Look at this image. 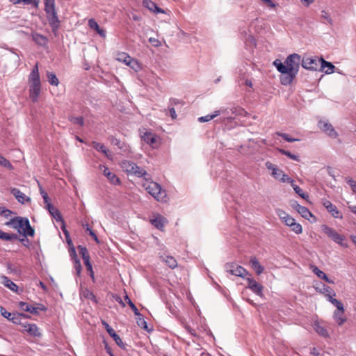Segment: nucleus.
Segmentation results:
<instances>
[{
	"instance_id": "nucleus-1",
	"label": "nucleus",
	"mask_w": 356,
	"mask_h": 356,
	"mask_svg": "<svg viewBox=\"0 0 356 356\" xmlns=\"http://www.w3.org/2000/svg\"><path fill=\"white\" fill-rule=\"evenodd\" d=\"M5 225L16 229L19 234L25 237H33L35 235V230L31 226L27 218L21 216L14 217L6 222Z\"/></svg>"
},
{
	"instance_id": "nucleus-2",
	"label": "nucleus",
	"mask_w": 356,
	"mask_h": 356,
	"mask_svg": "<svg viewBox=\"0 0 356 356\" xmlns=\"http://www.w3.org/2000/svg\"><path fill=\"white\" fill-rule=\"evenodd\" d=\"M300 62L302 63L301 56L298 54H293L286 58L285 64L282 63L280 60L276 59L273 62V65L280 72L289 71L298 74Z\"/></svg>"
},
{
	"instance_id": "nucleus-3",
	"label": "nucleus",
	"mask_w": 356,
	"mask_h": 356,
	"mask_svg": "<svg viewBox=\"0 0 356 356\" xmlns=\"http://www.w3.org/2000/svg\"><path fill=\"white\" fill-rule=\"evenodd\" d=\"M28 84L29 87V97L32 102H37L41 92V82L38 64H35L29 75Z\"/></svg>"
},
{
	"instance_id": "nucleus-4",
	"label": "nucleus",
	"mask_w": 356,
	"mask_h": 356,
	"mask_svg": "<svg viewBox=\"0 0 356 356\" xmlns=\"http://www.w3.org/2000/svg\"><path fill=\"white\" fill-rule=\"evenodd\" d=\"M143 186L156 200L161 202L165 201L166 193L164 190H162L161 186L156 182L145 180L143 184Z\"/></svg>"
},
{
	"instance_id": "nucleus-5",
	"label": "nucleus",
	"mask_w": 356,
	"mask_h": 356,
	"mask_svg": "<svg viewBox=\"0 0 356 356\" xmlns=\"http://www.w3.org/2000/svg\"><path fill=\"white\" fill-rule=\"evenodd\" d=\"M44 10L47 14L48 18L51 22H58V19L55 10L54 0H44Z\"/></svg>"
},
{
	"instance_id": "nucleus-6",
	"label": "nucleus",
	"mask_w": 356,
	"mask_h": 356,
	"mask_svg": "<svg viewBox=\"0 0 356 356\" xmlns=\"http://www.w3.org/2000/svg\"><path fill=\"white\" fill-rule=\"evenodd\" d=\"M302 67L309 70H317L321 66V60L318 57H304L302 60Z\"/></svg>"
},
{
	"instance_id": "nucleus-7",
	"label": "nucleus",
	"mask_w": 356,
	"mask_h": 356,
	"mask_svg": "<svg viewBox=\"0 0 356 356\" xmlns=\"http://www.w3.org/2000/svg\"><path fill=\"white\" fill-rule=\"evenodd\" d=\"M321 203L332 217L334 218L340 219L343 218L341 213L330 201L327 200V199H322Z\"/></svg>"
},
{
	"instance_id": "nucleus-8",
	"label": "nucleus",
	"mask_w": 356,
	"mask_h": 356,
	"mask_svg": "<svg viewBox=\"0 0 356 356\" xmlns=\"http://www.w3.org/2000/svg\"><path fill=\"white\" fill-rule=\"evenodd\" d=\"M227 270L232 275L245 278L249 275V273L242 266H234L233 264H229L227 267Z\"/></svg>"
},
{
	"instance_id": "nucleus-9",
	"label": "nucleus",
	"mask_w": 356,
	"mask_h": 356,
	"mask_svg": "<svg viewBox=\"0 0 356 356\" xmlns=\"http://www.w3.org/2000/svg\"><path fill=\"white\" fill-rule=\"evenodd\" d=\"M99 169L102 170L104 175L108 179L111 184L113 185L120 184V180L118 177L115 173L111 172L107 167L100 165Z\"/></svg>"
},
{
	"instance_id": "nucleus-10",
	"label": "nucleus",
	"mask_w": 356,
	"mask_h": 356,
	"mask_svg": "<svg viewBox=\"0 0 356 356\" xmlns=\"http://www.w3.org/2000/svg\"><path fill=\"white\" fill-rule=\"evenodd\" d=\"M248 288L257 296H263V286L251 277L247 278Z\"/></svg>"
},
{
	"instance_id": "nucleus-11",
	"label": "nucleus",
	"mask_w": 356,
	"mask_h": 356,
	"mask_svg": "<svg viewBox=\"0 0 356 356\" xmlns=\"http://www.w3.org/2000/svg\"><path fill=\"white\" fill-rule=\"evenodd\" d=\"M318 125L320 129L330 137L332 138H337L338 134L334 130L333 126L331 124L326 122L320 121Z\"/></svg>"
},
{
	"instance_id": "nucleus-12",
	"label": "nucleus",
	"mask_w": 356,
	"mask_h": 356,
	"mask_svg": "<svg viewBox=\"0 0 356 356\" xmlns=\"http://www.w3.org/2000/svg\"><path fill=\"white\" fill-rule=\"evenodd\" d=\"M10 193L16 198V200L21 204H24L31 202V198L26 196L24 193L20 191L18 188H12Z\"/></svg>"
},
{
	"instance_id": "nucleus-13",
	"label": "nucleus",
	"mask_w": 356,
	"mask_h": 356,
	"mask_svg": "<svg viewBox=\"0 0 356 356\" xmlns=\"http://www.w3.org/2000/svg\"><path fill=\"white\" fill-rule=\"evenodd\" d=\"M22 326L24 328L23 331L27 332L31 336L34 337L41 336L39 328L35 324L24 323L22 324Z\"/></svg>"
},
{
	"instance_id": "nucleus-14",
	"label": "nucleus",
	"mask_w": 356,
	"mask_h": 356,
	"mask_svg": "<svg viewBox=\"0 0 356 356\" xmlns=\"http://www.w3.org/2000/svg\"><path fill=\"white\" fill-rule=\"evenodd\" d=\"M344 312L345 309H342V310L336 309L333 312V318L339 326H341L347 321L346 317L344 316Z\"/></svg>"
},
{
	"instance_id": "nucleus-15",
	"label": "nucleus",
	"mask_w": 356,
	"mask_h": 356,
	"mask_svg": "<svg viewBox=\"0 0 356 356\" xmlns=\"http://www.w3.org/2000/svg\"><path fill=\"white\" fill-rule=\"evenodd\" d=\"M293 207L301 215V216L307 220H309L311 217H314L312 212L305 207L301 206L298 203L293 205Z\"/></svg>"
},
{
	"instance_id": "nucleus-16",
	"label": "nucleus",
	"mask_w": 356,
	"mask_h": 356,
	"mask_svg": "<svg viewBox=\"0 0 356 356\" xmlns=\"http://www.w3.org/2000/svg\"><path fill=\"white\" fill-rule=\"evenodd\" d=\"M143 5L149 11L154 13H165V11L157 6V5L151 0H143Z\"/></svg>"
},
{
	"instance_id": "nucleus-17",
	"label": "nucleus",
	"mask_w": 356,
	"mask_h": 356,
	"mask_svg": "<svg viewBox=\"0 0 356 356\" xmlns=\"http://www.w3.org/2000/svg\"><path fill=\"white\" fill-rule=\"evenodd\" d=\"M150 222L155 227L161 230L168 221L163 216L156 214L150 220Z\"/></svg>"
},
{
	"instance_id": "nucleus-18",
	"label": "nucleus",
	"mask_w": 356,
	"mask_h": 356,
	"mask_svg": "<svg viewBox=\"0 0 356 356\" xmlns=\"http://www.w3.org/2000/svg\"><path fill=\"white\" fill-rule=\"evenodd\" d=\"M313 328L320 336L327 338L329 337V333L325 326L322 325L318 321H314L313 323Z\"/></svg>"
},
{
	"instance_id": "nucleus-19",
	"label": "nucleus",
	"mask_w": 356,
	"mask_h": 356,
	"mask_svg": "<svg viewBox=\"0 0 356 356\" xmlns=\"http://www.w3.org/2000/svg\"><path fill=\"white\" fill-rule=\"evenodd\" d=\"M266 167L268 170L271 171V176L277 180L284 172L281 169L278 168L275 165L270 161H267L266 163Z\"/></svg>"
},
{
	"instance_id": "nucleus-20",
	"label": "nucleus",
	"mask_w": 356,
	"mask_h": 356,
	"mask_svg": "<svg viewBox=\"0 0 356 356\" xmlns=\"http://www.w3.org/2000/svg\"><path fill=\"white\" fill-rule=\"evenodd\" d=\"M280 81L282 85L287 86L291 83L297 74L292 72L286 71V72H280Z\"/></svg>"
},
{
	"instance_id": "nucleus-21",
	"label": "nucleus",
	"mask_w": 356,
	"mask_h": 356,
	"mask_svg": "<svg viewBox=\"0 0 356 356\" xmlns=\"http://www.w3.org/2000/svg\"><path fill=\"white\" fill-rule=\"evenodd\" d=\"M1 283L8 289L11 290L12 291L18 293V286L15 284L13 281H11L8 277L5 275H2L1 277Z\"/></svg>"
},
{
	"instance_id": "nucleus-22",
	"label": "nucleus",
	"mask_w": 356,
	"mask_h": 356,
	"mask_svg": "<svg viewBox=\"0 0 356 356\" xmlns=\"http://www.w3.org/2000/svg\"><path fill=\"white\" fill-rule=\"evenodd\" d=\"M103 324L105 325V328L110 336L114 339L115 343L119 346H122L123 345V342L120 337L115 333V330L109 326L108 323L104 322Z\"/></svg>"
},
{
	"instance_id": "nucleus-23",
	"label": "nucleus",
	"mask_w": 356,
	"mask_h": 356,
	"mask_svg": "<svg viewBox=\"0 0 356 356\" xmlns=\"http://www.w3.org/2000/svg\"><path fill=\"white\" fill-rule=\"evenodd\" d=\"M321 60V70L323 71L325 74H330L334 72L335 68L331 63L325 61L323 58H320Z\"/></svg>"
},
{
	"instance_id": "nucleus-24",
	"label": "nucleus",
	"mask_w": 356,
	"mask_h": 356,
	"mask_svg": "<svg viewBox=\"0 0 356 356\" xmlns=\"http://www.w3.org/2000/svg\"><path fill=\"white\" fill-rule=\"evenodd\" d=\"M142 139L148 145H151L152 147H155V144L156 143V136L152 132H145L143 136Z\"/></svg>"
},
{
	"instance_id": "nucleus-25",
	"label": "nucleus",
	"mask_w": 356,
	"mask_h": 356,
	"mask_svg": "<svg viewBox=\"0 0 356 356\" xmlns=\"http://www.w3.org/2000/svg\"><path fill=\"white\" fill-rule=\"evenodd\" d=\"M45 208L49 211L50 214L56 219V221H62L63 223V220L59 211L51 203H48L47 205L45 206Z\"/></svg>"
},
{
	"instance_id": "nucleus-26",
	"label": "nucleus",
	"mask_w": 356,
	"mask_h": 356,
	"mask_svg": "<svg viewBox=\"0 0 356 356\" xmlns=\"http://www.w3.org/2000/svg\"><path fill=\"white\" fill-rule=\"evenodd\" d=\"M311 268L312 270V272L318 276L319 278L325 280L326 282L330 284H334L333 280H330L327 275L323 272L321 270H320L318 267L315 266H312Z\"/></svg>"
},
{
	"instance_id": "nucleus-27",
	"label": "nucleus",
	"mask_w": 356,
	"mask_h": 356,
	"mask_svg": "<svg viewBox=\"0 0 356 356\" xmlns=\"http://www.w3.org/2000/svg\"><path fill=\"white\" fill-rule=\"evenodd\" d=\"M316 290L318 292L324 294L327 297V299L331 296H336L334 291L329 286L325 284H322L321 287H316Z\"/></svg>"
},
{
	"instance_id": "nucleus-28",
	"label": "nucleus",
	"mask_w": 356,
	"mask_h": 356,
	"mask_svg": "<svg viewBox=\"0 0 356 356\" xmlns=\"http://www.w3.org/2000/svg\"><path fill=\"white\" fill-rule=\"evenodd\" d=\"M250 265L255 273L259 275L264 272V267L260 264L256 257H252L250 259Z\"/></svg>"
},
{
	"instance_id": "nucleus-29",
	"label": "nucleus",
	"mask_w": 356,
	"mask_h": 356,
	"mask_svg": "<svg viewBox=\"0 0 356 356\" xmlns=\"http://www.w3.org/2000/svg\"><path fill=\"white\" fill-rule=\"evenodd\" d=\"M33 40L37 43L38 45L44 47L47 44L48 39L43 35H41L38 33H33L32 35Z\"/></svg>"
},
{
	"instance_id": "nucleus-30",
	"label": "nucleus",
	"mask_w": 356,
	"mask_h": 356,
	"mask_svg": "<svg viewBox=\"0 0 356 356\" xmlns=\"http://www.w3.org/2000/svg\"><path fill=\"white\" fill-rule=\"evenodd\" d=\"M19 306L20 309L24 312H30L33 314H36L38 313V308L33 307L32 305H29L24 302H19Z\"/></svg>"
},
{
	"instance_id": "nucleus-31",
	"label": "nucleus",
	"mask_w": 356,
	"mask_h": 356,
	"mask_svg": "<svg viewBox=\"0 0 356 356\" xmlns=\"http://www.w3.org/2000/svg\"><path fill=\"white\" fill-rule=\"evenodd\" d=\"M331 239L343 248L348 247V243L345 242V236L339 234L337 232H336L334 236H332Z\"/></svg>"
},
{
	"instance_id": "nucleus-32",
	"label": "nucleus",
	"mask_w": 356,
	"mask_h": 356,
	"mask_svg": "<svg viewBox=\"0 0 356 356\" xmlns=\"http://www.w3.org/2000/svg\"><path fill=\"white\" fill-rule=\"evenodd\" d=\"M131 57L125 52H117L115 54V59L119 62H122L127 65L128 63L131 60Z\"/></svg>"
},
{
	"instance_id": "nucleus-33",
	"label": "nucleus",
	"mask_w": 356,
	"mask_h": 356,
	"mask_svg": "<svg viewBox=\"0 0 356 356\" xmlns=\"http://www.w3.org/2000/svg\"><path fill=\"white\" fill-rule=\"evenodd\" d=\"M92 145L96 150L102 152L107 158L111 159V155L108 154V150L104 144L92 142Z\"/></svg>"
},
{
	"instance_id": "nucleus-34",
	"label": "nucleus",
	"mask_w": 356,
	"mask_h": 356,
	"mask_svg": "<svg viewBox=\"0 0 356 356\" xmlns=\"http://www.w3.org/2000/svg\"><path fill=\"white\" fill-rule=\"evenodd\" d=\"M224 111L225 110L215 111L214 113L211 115H207L202 116V117L199 118L198 121L200 122H207L213 120L214 118L218 116L221 113H223Z\"/></svg>"
},
{
	"instance_id": "nucleus-35",
	"label": "nucleus",
	"mask_w": 356,
	"mask_h": 356,
	"mask_svg": "<svg viewBox=\"0 0 356 356\" xmlns=\"http://www.w3.org/2000/svg\"><path fill=\"white\" fill-rule=\"evenodd\" d=\"M321 18L323 19V23L328 25H333L334 21L330 16V13L326 10H322L321 11Z\"/></svg>"
},
{
	"instance_id": "nucleus-36",
	"label": "nucleus",
	"mask_w": 356,
	"mask_h": 356,
	"mask_svg": "<svg viewBox=\"0 0 356 356\" xmlns=\"http://www.w3.org/2000/svg\"><path fill=\"white\" fill-rule=\"evenodd\" d=\"M162 260L171 268H175L177 266V260L172 256L161 257Z\"/></svg>"
},
{
	"instance_id": "nucleus-37",
	"label": "nucleus",
	"mask_w": 356,
	"mask_h": 356,
	"mask_svg": "<svg viewBox=\"0 0 356 356\" xmlns=\"http://www.w3.org/2000/svg\"><path fill=\"white\" fill-rule=\"evenodd\" d=\"M134 163L129 161H122L120 166L123 170L127 174H131L133 172V166Z\"/></svg>"
},
{
	"instance_id": "nucleus-38",
	"label": "nucleus",
	"mask_w": 356,
	"mask_h": 356,
	"mask_svg": "<svg viewBox=\"0 0 356 356\" xmlns=\"http://www.w3.org/2000/svg\"><path fill=\"white\" fill-rule=\"evenodd\" d=\"M131 175H136L138 177H142L147 175V172L145 170L139 167L134 163L133 166V172H131Z\"/></svg>"
},
{
	"instance_id": "nucleus-39",
	"label": "nucleus",
	"mask_w": 356,
	"mask_h": 356,
	"mask_svg": "<svg viewBox=\"0 0 356 356\" xmlns=\"http://www.w3.org/2000/svg\"><path fill=\"white\" fill-rule=\"evenodd\" d=\"M127 66L130 67L135 72H138L141 70L140 64L136 59L133 58H131V60L128 63Z\"/></svg>"
},
{
	"instance_id": "nucleus-40",
	"label": "nucleus",
	"mask_w": 356,
	"mask_h": 356,
	"mask_svg": "<svg viewBox=\"0 0 356 356\" xmlns=\"http://www.w3.org/2000/svg\"><path fill=\"white\" fill-rule=\"evenodd\" d=\"M47 76L48 79V81L51 85L56 86L58 85L59 81L54 73L47 72Z\"/></svg>"
},
{
	"instance_id": "nucleus-41",
	"label": "nucleus",
	"mask_w": 356,
	"mask_h": 356,
	"mask_svg": "<svg viewBox=\"0 0 356 356\" xmlns=\"http://www.w3.org/2000/svg\"><path fill=\"white\" fill-rule=\"evenodd\" d=\"M0 312L1 314V315L5 317L6 318L10 320V321H12L13 323H16L17 321H15V318L13 317V316L15 314H13L8 312H7L6 310V309L4 307H3L2 306H0Z\"/></svg>"
},
{
	"instance_id": "nucleus-42",
	"label": "nucleus",
	"mask_w": 356,
	"mask_h": 356,
	"mask_svg": "<svg viewBox=\"0 0 356 356\" xmlns=\"http://www.w3.org/2000/svg\"><path fill=\"white\" fill-rule=\"evenodd\" d=\"M321 229L330 238H332V237L334 236V234L337 232L334 229L330 227L329 226H327L326 225H322Z\"/></svg>"
},
{
	"instance_id": "nucleus-43",
	"label": "nucleus",
	"mask_w": 356,
	"mask_h": 356,
	"mask_svg": "<svg viewBox=\"0 0 356 356\" xmlns=\"http://www.w3.org/2000/svg\"><path fill=\"white\" fill-rule=\"evenodd\" d=\"M137 316V318H136V323H137V325L140 327L141 328L145 330H147V322L145 321V320L144 319V318L142 316V315L140 314H139V315H136Z\"/></svg>"
},
{
	"instance_id": "nucleus-44",
	"label": "nucleus",
	"mask_w": 356,
	"mask_h": 356,
	"mask_svg": "<svg viewBox=\"0 0 356 356\" xmlns=\"http://www.w3.org/2000/svg\"><path fill=\"white\" fill-rule=\"evenodd\" d=\"M81 295L84 298H88V299H90L93 302H97V300H96L95 296L89 289H85L84 290H83L82 292H81Z\"/></svg>"
},
{
	"instance_id": "nucleus-45",
	"label": "nucleus",
	"mask_w": 356,
	"mask_h": 356,
	"mask_svg": "<svg viewBox=\"0 0 356 356\" xmlns=\"http://www.w3.org/2000/svg\"><path fill=\"white\" fill-rule=\"evenodd\" d=\"M291 230L297 234H300L302 232V227L300 223L296 222V220L289 226Z\"/></svg>"
},
{
	"instance_id": "nucleus-46",
	"label": "nucleus",
	"mask_w": 356,
	"mask_h": 356,
	"mask_svg": "<svg viewBox=\"0 0 356 356\" xmlns=\"http://www.w3.org/2000/svg\"><path fill=\"white\" fill-rule=\"evenodd\" d=\"M334 296H331L329 298H327V300L333 305H334L337 307V309L342 310V309H344L343 304L337 299L334 298Z\"/></svg>"
},
{
	"instance_id": "nucleus-47",
	"label": "nucleus",
	"mask_w": 356,
	"mask_h": 356,
	"mask_svg": "<svg viewBox=\"0 0 356 356\" xmlns=\"http://www.w3.org/2000/svg\"><path fill=\"white\" fill-rule=\"evenodd\" d=\"M23 3L25 5H32L35 8H37L38 6L39 0H16L14 3L17 4Z\"/></svg>"
},
{
	"instance_id": "nucleus-48",
	"label": "nucleus",
	"mask_w": 356,
	"mask_h": 356,
	"mask_svg": "<svg viewBox=\"0 0 356 356\" xmlns=\"http://www.w3.org/2000/svg\"><path fill=\"white\" fill-rule=\"evenodd\" d=\"M291 186L295 191V192L300 195L301 197H302L305 200H307L309 197V195L307 193H305L296 184H294L293 183L291 184Z\"/></svg>"
},
{
	"instance_id": "nucleus-49",
	"label": "nucleus",
	"mask_w": 356,
	"mask_h": 356,
	"mask_svg": "<svg viewBox=\"0 0 356 356\" xmlns=\"http://www.w3.org/2000/svg\"><path fill=\"white\" fill-rule=\"evenodd\" d=\"M0 165L10 170L13 169V166L10 163V162L6 159L4 156L0 155Z\"/></svg>"
},
{
	"instance_id": "nucleus-50",
	"label": "nucleus",
	"mask_w": 356,
	"mask_h": 356,
	"mask_svg": "<svg viewBox=\"0 0 356 356\" xmlns=\"http://www.w3.org/2000/svg\"><path fill=\"white\" fill-rule=\"evenodd\" d=\"M74 267L75 268L76 274L77 275H80V273L81 272L82 267H81V264L80 261L76 257L75 252H74Z\"/></svg>"
},
{
	"instance_id": "nucleus-51",
	"label": "nucleus",
	"mask_w": 356,
	"mask_h": 356,
	"mask_svg": "<svg viewBox=\"0 0 356 356\" xmlns=\"http://www.w3.org/2000/svg\"><path fill=\"white\" fill-rule=\"evenodd\" d=\"M69 120L72 123L79 124L81 127L84 125V120L83 117L71 116L69 118Z\"/></svg>"
},
{
	"instance_id": "nucleus-52",
	"label": "nucleus",
	"mask_w": 356,
	"mask_h": 356,
	"mask_svg": "<svg viewBox=\"0 0 356 356\" xmlns=\"http://www.w3.org/2000/svg\"><path fill=\"white\" fill-rule=\"evenodd\" d=\"M17 236L15 234H8L3 232V234H1V236L0 237L1 239L5 240V241H12L14 239H17Z\"/></svg>"
},
{
	"instance_id": "nucleus-53",
	"label": "nucleus",
	"mask_w": 356,
	"mask_h": 356,
	"mask_svg": "<svg viewBox=\"0 0 356 356\" xmlns=\"http://www.w3.org/2000/svg\"><path fill=\"white\" fill-rule=\"evenodd\" d=\"M279 152L284 155H286L291 159L295 160V161H299V156L295 154H291L290 152L286 151L282 149H279Z\"/></svg>"
},
{
	"instance_id": "nucleus-54",
	"label": "nucleus",
	"mask_w": 356,
	"mask_h": 356,
	"mask_svg": "<svg viewBox=\"0 0 356 356\" xmlns=\"http://www.w3.org/2000/svg\"><path fill=\"white\" fill-rule=\"evenodd\" d=\"M275 213L282 221H283L289 216L286 212L280 209H277L275 210Z\"/></svg>"
},
{
	"instance_id": "nucleus-55",
	"label": "nucleus",
	"mask_w": 356,
	"mask_h": 356,
	"mask_svg": "<svg viewBox=\"0 0 356 356\" xmlns=\"http://www.w3.org/2000/svg\"><path fill=\"white\" fill-rule=\"evenodd\" d=\"M277 180H279L283 183L287 182V183L293 184L294 182L293 179L290 178L288 175H286L284 172L282 173V175H281Z\"/></svg>"
},
{
	"instance_id": "nucleus-56",
	"label": "nucleus",
	"mask_w": 356,
	"mask_h": 356,
	"mask_svg": "<svg viewBox=\"0 0 356 356\" xmlns=\"http://www.w3.org/2000/svg\"><path fill=\"white\" fill-rule=\"evenodd\" d=\"M346 181L351 187L353 192L356 194V181L350 177H346Z\"/></svg>"
},
{
	"instance_id": "nucleus-57",
	"label": "nucleus",
	"mask_w": 356,
	"mask_h": 356,
	"mask_svg": "<svg viewBox=\"0 0 356 356\" xmlns=\"http://www.w3.org/2000/svg\"><path fill=\"white\" fill-rule=\"evenodd\" d=\"M279 136L282 137L286 141L288 142H295L298 141L299 139L291 138L289 134H282V133H277Z\"/></svg>"
},
{
	"instance_id": "nucleus-58",
	"label": "nucleus",
	"mask_w": 356,
	"mask_h": 356,
	"mask_svg": "<svg viewBox=\"0 0 356 356\" xmlns=\"http://www.w3.org/2000/svg\"><path fill=\"white\" fill-rule=\"evenodd\" d=\"M40 194L44 200V204H46L45 206L47 205L48 203H50L49 202V198L48 197V195L47 193L42 189V188L41 186H40Z\"/></svg>"
},
{
	"instance_id": "nucleus-59",
	"label": "nucleus",
	"mask_w": 356,
	"mask_h": 356,
	"mask_svg": "<svg viewBox=\"0 0 356 356\" xmlns=\"http://www.w3.org/2000/svg\"><path fill=\"white\" fill-rule=\"evenodd\" d=\"M126 299H128V304L130 306V307L132 309L133 312H134L135 315H139V312L137 309V307H136V305L131 302V300L129 299V298L128 297V296H126L125 298Z\"/></svg>"
},
{
	"instance_id": "nucleus-60",
	"label": "nucleus",
	"mask_w": 356,
	"mask_h": 356,
	"mask_svg": "<svg viewBox=\"0 0 356 356\" xmlns=\"http://www.w3.org/2000/svg\"><path fill=\"white\" fill-rule=\"evenodd\" d=\"M88 26H90V29H94L95 31H97L99 28L98 24L94 19H90L88 20Z\"/></svg>"
},
{
	"instance_id": "nucleus-61",
	"label": "nucleus",
	"mask_w": 356,
	"mask_h": 356,
	"mask_svg": "<svg viewBox=\"0 0 356 356\" xmlns=\"http://www.w3.org/2000/svg\"><path fill=\"white\" fill-rule=\"evenodd\" d=\"M295 220H296L289 214V216L282 222L286 226L289 227Z\"/></svg>"
},
{
	"instance_id": "nucleus-62",
	"label": "nucleus",
	"mask_w": 356,
	"mask_h": 356,
	"mask_svg": "<svg viewBox=\"0 0 356 356\" xmlns=\"http://www.w3.org/2000/svg\"><path fill=\"white\" fill-rule=\"evenodd\" d=\"M79 252L81 254L83 259H84L85 257H90L86 248L82 247V246H79Z\"/></svg>"
},
{
	"instance_id": "nucleus-63",
	"label": "nucleus",
	"mask_w": 356,
	"mask_h": 356,
	"mask_svg": "<svg viewBox=\"0 0 356 356\" xmlns=\"http://www.w3.org/2000/svg\"><path fill=\"white\" fill-rule=\"evenodd\" d=\"M111 144L118 146L120 149L122 148L120 140L116 138L112 137L111 138Z\"/></svg>"
},
{
	"instance_id": "nucleus-64",
	"label": "nucleus",
	"mask_w": 356,
	"mask_h": 356,
	"mask_svg": "<svg viewBox=\"0 0 356 356\" xmlns=\"http://www.w3.org/2000/svg\"><path fill=\"white\" fill-rule=\"evenodd\" d=\"M149 42L154 47H159L161 45L160 41L154 38H150Z\"/></svg>"
}]
</instances>
